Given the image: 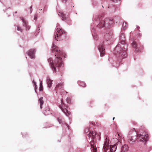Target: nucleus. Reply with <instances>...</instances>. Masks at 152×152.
Returning a JSON list of instances; mask_svg holds the SVG:
<instances>
[{"mask_svg": "<svg viewBox=\"0 0 152 152\" xmlns=\"http://www.w3.org/2000/svg\"><path fill=\"white\" fill-rule=\"evenodd\" d=\"M137 29L138 30L140 28V27H139L138 26H137Z\"/></svg>", "mask_w": 152, "mask_h": 152, "instance_id": "obj_34", "label": "nucleus"}, {"mask_svg": "<svg viewBox=\"0 0 152 152\" xmlns=\"http://www.w3.org/2000/svg\"><path fill=\"white\" fill-rule=\"evenodd\" d=\"M79 85L80 86H82L83 87H84L86 86V84L83 82H80L79 83Z\"/></svg>", "mask_w": 152, "mask_h": 152, "instance_id": "obj_25", "label": "nucleus"}, {"mask_svg": "<svg viewBox=\"0 0 152 152\" xmlns=\"http://www.w3.org/2000/svg\"><path fill=\"white\" fill-rule=\"evenodd\" d=\"M148 134H146L145 136L142 135L141 134H137L136 138V140L138 141H140L142 142H144V144L146 143V142L148 140Z\"/></svg>", "mask_w": 152, "mask_h": 152, "instance_id": "obj_8", "label": "nucleus"}, {"mask_svg": "<svg viewBox=\"0 0 152 152\" xmlns=\"http://www.w3.org/2000/svg\"><path fill=\"white\" fill-rule=\"evenodd\" d=\"M62 96L63 98L61 100V106H60V107L66 115L68 116L71 113L66 109V108L68 107V104L71 103V99L70 98H67L66 101H65L64 99L66 96L65 95Z\"/></svg>", "mask_w": 152, "mask_h": 152, "instance_id": "obj_4", "label": "nucleus"}, {"mask_svg": "<svg viewBox=\"0 0 152 152\" xmlns=\"http://www.w3.org/2000/svg\"><path fill=\"white\" fill-rule=\"evenodd\" d=\"M57 120L60 124H62L63 123V121L62 118L61 117H58L57 118Z\"/></svg>", "mask_w": 152, "mask_h": 152, "instance_id": "obj_27", "label": "nucleus"}, {"mask_svg": "<svg viewBox=\"0 0 152 152\" xmlns=\"http://www.w3.org/2000/svg\"><path fill=\"white\" fill-rule=\"evenodd\" d=\"M43 112L45 115H48L50 113L49 108L48 107H46L45 108V110Z\"/></svg>", "mask_w": 152, "mask_h": 152, "instance_id": "obj_17", "label": "nucleus"}, {"mask_svg": "<svg viewBox=\"0 0 152 152\" xmlns=\"http://www.w3.org/2000/svg\"><path fill=\"white\" fill-rule=\"evenodd\" d=\"M129 147L126 145H124L122 147V150L121 152H125L128 150Z\"/></svg>", "mask_w": 152, "mask_h": 152, "instance_id": "obj_16", "label": "nucleus"}, {"mask_svg": "<svg viewBox=\"0 0 152 152\" xmlns=\"http://www.w3.org/2000/svg\"><path fill=\"white\" fill-rule=\"evenodd\" d=\"M17 30L19 31H20V32L22 31V29H21L20 27L19 26H17Z\"/></svg>", "mask_w": 152, "mask_h": 152, "instance_id": "obj_29", "label": "nucleus"}, {"mask_svg": "<svg viewBox=\"0 0 152 152\" xmlns=\"http://www.w3.org/2000/svg\"><path fill=\"white\" fill-rule=\"evenodd\" d=\"M89 144L91 146V151L93 152H96L97 148L95 144L94 140H92L90 142Z\"/></svg>", "mask_w": 152, "mask_h": 152, "instance_id": "obj_13", "label": "nucleus"}, {"mask_svg": "<svg viewBox=\"0 0 152 152\" xmlns=\"http://www.w3.org/2000/svg\"><path fill=\"white\" fill-rule=\"evenodd\" d=\"M43 98L42 97H41L39 99V103L40 104V105L41 109H42V105L44 103L43 101L42 100Z\"/></svg>", "mask_w": 152, "mask_h": 152, "instance_id": "obj_21", "label": "nucleus"}, {"mask_svg": "<svg viewBox=\"0 0 152 152\" xmlns=\"http://www.w3.org/2000/svg\"><path fill=\"white\" fill-rule=\"evenodd\" d=\"M36 50L35 49H31L26 52L27 54L31 58H35V53Z\"/></svg>", "mask_w": 152, "mask_h": 152, "instance_id": "obj_12", "label": "nucleus"}, {"mask_svg": "<svg viewBox=\"0 0 152 152\" xmlns=\"http://www.w3.org/2000/svg\"><path fill=\"white\" fill-rule=\"evenodd\" d=\"M37 18V17L36 16L34 17V20H36Z\"/></svg>", "mask_w": 152, "mask_h": 152, "instance_id": "obj_36", "label": "nucleus"}, {"mask_svg": "<svg viewBox=\"0 0 152 152\" xmlns=\"http://www.w3.org/2000/svg\"><path fill=\"white\" fill-rule=\"evenodd\" d=\"M114 119H115V118H114V117H113V120H114Z\"/></svg>", "mask_w": 152, "mask_h": 152, "instance_id": "obj_37", "label": "nucleus"}, {"mask_svg": "<svg viewBox=\"0 0 152 152\" xmlns=\"http://www.w3.org/2000/svg\"><path fill=\"white\" fill-rule=\"evenodd\" d=\"M33 83H34L35 86V90L36 91V90L37 89V85L36 84V83L34 81V80L33 81Z\"/></svg>", "mask_w": 152, "mask_h": 152, "instance_id": "obj_30", "label": "nucleus"}, {"mask_svg": "<svg viewBox=\"0 0 152 152\" xmlns=\"http://www.w3.org/2000/svg\"><path fill=\"white\" fill-rule=\"evenodd\" d=\"M98 49L100 53V56L102 57L105 54V49L103 44H101L99 46Z\"/></svg>", "mask_w": 152, "mask_h": 152, "instance_id": "obj_10", "label": "nucleus"}, {"mask_svg": "<svg viewBox=\"0 0 152 152\" xmlns=\"http://www.w3.org/2000/svg\"><path fill=\"white\" fill-rule=\"evenodd\" d=\"M56 57L53 61L51 58L48 59V62L50 65L53 71L56 72L57 70H58L60 67L63 64L62 58L57 54H56Z\"/></svg>", "mask_w": 152, "mask_h": 152, "instance_id": "obj_2", "label": "nucleus"}, {"mask_svg": "<svg viewBox=\"0 0 152 152\" xmlns=\"http://www.w3.org/2000/svg\"><path fill=\"white\" fill-rule=\"evenodd\" d=\"M109 141L107 139V138H106L103 146V148L104 149V152H106V151L108 149L109 146Z\"/></svg>", "mask_w": 152, "mask_h": 152, "instance_id": "obj_14", "label": "nucleus"}, {"mask_svg": "<svg viewBox=\"0 0 152 152\" xmlns=\"http://www.w3.org/2000/svg\"><path fill=\"white\" fill-rule=\"evenodd\" d=\"M132 45L133 47V48H135V49L137 47V44L135 41L133 42V43L132 44Z\"/></svg>", "mask_w": 152, "mask_h": 152, "instance_id": "obj_24", "label": "nucleus"}, {"mask_svg": "<svg viewBox=\"0 0 152 152\" xmlns=\"http://www.w3.org/2000/svg\"><path fill=\"white\" fill-rule=\"evenodd\" d=\"M62 1L64 2V3H66V1H67V0H61Z\"/></svg>", "mask_w": 152, "mask_h": 152, "instance_id": "obj_32", "label": "nucleus"}, {"mask_svg": "<svg viewBox=\"0 0 152 152\" xmlns=\"http://www.w3.org/2000/svg\"><path fill=\"white\" fill-rule=\"evenodd\" d=\"M105 37L106 39V40L107 41L110 40V39L112 38V35L110 34H107L105 35Z\"/></svg>", "mask_w": 152, "mask_h": 152, "instance_id": "obj_19", "label": "nucleus"}, {"mask_svg": "<svg viewBox=\"0 0 152 152\" xmlns=\"http://www.w3.org/2000/svg\"><path fill=\"white\" fill-rule=\"evenodd\" d=\"M23 23H24L23 25V26H25V27L26 26L27 24H26V23L23 20Z\"/></svg>", "mask_w": 152, "mask_h": 152, "instance_id": "obj_31", "label": "nucleus"}, {"mask_svg": "<svg viewBox=\"0 0 152 152\" xmlns=\"http://www.w3.org/2000/svg\"><path fill=\"white\" fill-rule=\"evenodd\" d=\"M64 86L63 82L58 83L56 85L55 89L57 91V92H59L61 96L65 95V96H66V95L67 94V92L63 89Z\"/></svg>", "mask_w": 152, "mask_h": 152, "instance_id": "obj_6", "label": "nucleus"}, {"mask_svg": "<svg viewBox=\"0 0 152 152\" xmlns=\"http://www.w3.org/2000/svg\"><path fill=\"white\" fill-rule=\"evenodd\" d=\"M65 32L64 31L59 25L56 26V31L54 34L55 39L57 40L59 39L61 35L64 34Z\"/></svg>", "mask_w": 152, "mask_h": 152, "instance_id": "obj_7", "label": "nucleus"}, {"mask_svg": "<svg viewBox=\"0 0 152 152\" xmlns=\"http://www.w3.org/2000/svg\"><path fill=\"white\" fill-rule=\"evenodd\" d=\"M101 16L100 15L96 16L94 18V20L96 21L99 22L97 25V26L99 28H102L104 27H108L113 23V19L106 18L104 20H102L101 19Z\"/></svg>", "mask_w": 152, "mask_h": 152, "instance_id": "obj_3", "label": "nucleus"}, {"mask_svg": "<svg viewBox=\"0 0 152 152\" xmlns=\"http://www.w3.org/2000/svg\"><path fill=\"white\" fill-rule=\"evenodd\" d=\"M127 26V24L126 22H124L123 23L122 29L125 30L126 28V26Z\"/></svg>", "mask_w": 152, "mask_h": 152, "instance_id": "obj_23", "label": "nucleus"}, {"mask_svg": "<svg viewBox=\"0 0 152 152\" xmlns=\"http://www.w3.org/2000/svg\"><path fill=\"white\" fill-rule=\"evenodd\" d=\"M121 42L115 48L114 51V54L117 57L122 59L126 58L127 54V45L125 44L124 34H122L120 36Z\"/></svg>", "mask_w": 152, "mask_h": 152, "instance_id": "obj_1", "label": "nucleus"}, {"mask_svg": "<svg viewBox=\"0 0 152 152\" xmlns=\"http://www.w3.org/2000/svg\"><path fill=\"white\" fill-rule=\"evenodd\" d=\"M58 15L61 18V19L63 20L66 19V18L65 17L64 14L62 12H59Z\"/></svg>", "mask_w": 152, "mask_h": 152, "instance_id": "obj_18", "label": "nucleus"}, {"mask_svg": "<svg viewBox=\"0 0 152 152\" xmlns=\"http://www.w3.org/2000/svg\"><path fill=\"white\" fill-rule=\"evenodd\" d=\"M136 138L134 139L132 137H131L129 140V142L131 144H133L135 141Z\"/></svg>", "mask_w": 152, "mask_h": 152, "instance_id": "obj_22", "label": "nucleus"}, {"mask_svg": "<svg viewBox=\"0 0 152 152\" xmlns=\"http://www.w3.org/2000/svg\"><path fill=\"white\" fill-rule=\"evenodd\" d=\"M52 50L53 53L55 51L57 52V53H55V55L56 54H57L58 56H60V55L62 53V52L59 50L58 48L56 46L54 45H53V46Z\"/></svg>", "mask_w": 152, "mask_h": 152, "instance_id": "obj_11", "label": "nucleus"}, {"mask_svg": "<svg viewBox=\"0 0 152 152\" xmlns=\"http://www.w3.org/2000/svg\"><path fill=\"white\" fill-rule=\"evenodd\" d=\"M134 51L136 52H139L140 51V49L138 47H137L135 49Z\"/></svg>", "mask_w": 152, "mask_h": 152, "instance_id": "obj_28", "label": "nucleus"}, {"mask_svg": "<svg viewBox=\"0 0 152 152\" xmlns=\"http://www.w3.org/2000/svg\"><path fill=\"white\" fill-rule=\"evenodd\" d=\"M62 96L63 98L61 100V106H60V107L66 115L68 116L71 113L66 109V108L68 107V104L71 103V99L70 98H67L66 101H65L64 99L66 96L65 95Z\"/></svg>", "mask_w": 152, "mask_h": 152, "instance_id": "obj_5", "label": "nucleus"}, {"mask_svg": "<svg viewBox=\"0 0 152 152\" xmlns=\"http://www.w3.org/2000/svg\"><path fill=\"white\" fill-rule=\"evenodd\" d=\"M40 86H39V90L40 91H42L43 89V86L42 85V82H41L40 83Z\"/></svg>", "mask_w": 152, "mask_h": 152, "instance_id": "obj_26", "label": "nucleus"}, {"mask_svg": "<svg viewBox=\"0 0 152 152\" xmlns=\"http://www.w3.org/2000/svg\"><path fill=\"white\" fill-rule=\"evenodd\" d=\"M112 0L114 2H116L117 1H119L120 0Z\"/></svg>", "mask_w": 152, "mask_h": 152, "instance_id": "obj_33", "label": "nucleus"}, {"mask_svg": "<svg viewBox=\"0 0 152 152\" xmlns=\"http://www.w3.org/2000/svg\"><path fill=\"white\" fill-rule=\"evenodd\" d=\"M52 81L53 80H51L49 78H48L47 80V83L48 85V86L49 88H50L52 84Z\"/></svg>", "mask_w": 152, "mask_h": 152, "instance_id": "obj_20", "label": "nucleus"}, {"mask_svg": "<svg viewBox=\"0 0 152 152\" xmlns=\"http://www.w3.org/2000/svg\"><path fill=\"white\" fill-rule=\"evenodd\" d=\"M115 141L117 142L114 145H110V152H115L117 148L116 145L118 143V140L117 139H114Z\"/></svg>", "mask_w": 152, "mask_h": 152, "instance_id": "obj_9", "label": "nucleus"}, {"mask_svg": "<svg viewBox=\"0 0 152 152\" xmlns=\"http://www.w3.org/2000/svg\"><path fill=\"white\" fill-rule=\"evenodd\" d=\"M32 8V6H31L30 7V9H31V8Z\"/></svg>", "mask_w": 152, "mask_h": 152, "instance_id": "obj_35", "label": "nucleus"}, {"mask_svg": "<svg viewBox=\"0 0 152 152\" xmlns=\"http://www.w3.org/2000/svg\"><path fill=\"white\" fill-rule=\"evenodd\" d=\"M96 134V132L95 131H94L92 132H90L88 134V135L89 138L91 137V139H92L95 137Z\"/></svg>", "mask_w": 152, "mask_h": 152, "instance_id": "obj_15", "label": "nucleus"}]
</instances>
